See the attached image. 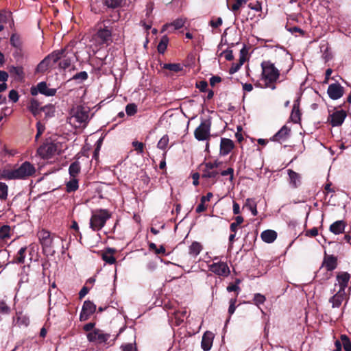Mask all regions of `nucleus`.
Returning a JSON list of instances; mask_svg holds the SVG:
<instances>
[{
  "label": "nucleus",
  "instance_id": "obj_1",
  "mask_svg": "<svg viewBox=\"0 0 351 351\" xmlns=\"http://www.w3.org/2000/svg\"><path fill=\"white\" fill-rule=\"evenodd\" d=\"M337 267V258L333 255L324 256L322 266L316 273V278L324 282L330 279L332 276V271Z\"/></svg>",
  "mask_w": 351,
  "mask_h": 351
},
{
  "label": "nucleus",
  "instance_id": "obj_2",
  "mask_svg": "<svg viewBox=\"0 0 351 351\" xmlns=\"http://www.w3.org/2000/svg\"><path fill=\"white\" fill-rule=\"evenodd\" d=\"M262 76L265 80V86L275 89L276 86L274 84L279 78L280 72L274 66V64L270 61H263L261 63Z\"/></svg>",
  "mask_w": 351,
  "mask_h": 351
},
{
  "label": "nucleus",
  "instance_id": "obj_3",
  "mask_svg": "<svg viewBox=\"0 0 351 351\" xmlns=\"http://www.w3.org/2000/svg\"><path fill=\"white\" fill-rule=\"evenodd\" d=\"M65 49L60 50H55L51 53L48 54L36 68V73H43L47 71L54 64L58 62L60 60L64 57Z\"/></svg>",
  "mask_w": 351,
  "mask_h": 351
},
{
  "label": "nucleus",
  "instance_id": "obj_4",
  "mask_svg": "<svg viewBox=\"0 0 351 351\" xmlns=\"http://www.w3.org/2000/svg\"><path fill=\"white\" fill-rule=\"evenodd\" d=\"M111 217V213L107 209H98L93 211L90 219V228L93 231L100 230Z\"/></svg>",
  "mask_w": 351,
  "mask_h": 351
},
{
  "label": "nucleus",
  "instance_id": "obj_5",
  "mask_svg": "<svg viewBox=\"0 0 351 351\" xmlns=\"http://www.w3.org/2000/svg\"><path fill=\"white\" fill-rule=\"evenodd\" d=\"M107 23H110V21L108 20L106 21ZM112 28L106 24V21L104 23H99L97 25V31L95 34L96 40L98 41L99 44L104 45L106 44L108 45L112 43Z\"/></svg>",
  "mask_w": 351,
  "mask_h": 351
},
{
  "label": "nucleus",
  "instance_id": "obj_6",
  "mask_svg": "<svg viewBox=\"0 0 351 351\" xmlns=\"http://www.w3.org/2000/svg\"><path fill=\"white\" fill-rule=\"evenodd\" d=\"M38 237L44 254L54 256L56 251L52 250L53 238L51 237L50 232L43 229L38 232Z\"/></svg>",
  "mask_w": 351,
  "mask_h": 351
},
{
  "label": "nucleus",
  "instance_id": "obj_7",
  "mask_svg": "<svg viewBox=\"0 0 351 351\" xmlns=\"http://www.w3.org/2000/svg\"><path fill=\"white\" fill-rule=\"evenodd\" d=\"M211 120L204 119L194 131V136L199 141L208 140L210 137Z\"/></svg>",
  "mask_w": 351,
  "mask_h": 351
},
{
  "label": "nucleus",
  "instance_id": "obj_8",
  "mask_svg": "<svg viewBox=\"0 0 351 351\" xmlns=\"http://www.w3.org/2000/svg\"><path fill=\"white\" fill-rule=\"evenodd\" d=\"M16 169L19 180H25L33 176L36 173V168L29 162H23Z\"/></svg>",
  "mask_w": 351,
  "mask_h": 351
},
{
  "label": "nucleus",
  "instance_id": "obj_9",
  "mask_svg": "<svg viewBox=\"0 0 351 351\" xmlns=\"http://www.w3.org/2000/svg\"><path fill=\"white\" fill-rule=\"evenodd\" d=\"M86 337L87 339L90 342L101 344L106 343L110 338V335L108 333H104L103 330L97 328L87 333Z\"/></svg>",
  "mask_w": 351,
  "mask_h": 351
},
{
  "label": "nucleus",
  "instance_id": "obj_10",
  "mask_svg": "<svg viewBox=\"0 0 351 351\" xmlns=\"http://www.w3.org/2000/svg\"><path fill=\"white\" fill-rule=\"evenodd\" d=\"M200 168H202V173L201 177L204 180H209L210 181L211 184H214L219 177V171L215 170L214 169H209L208 167V165L206 162L202 163L200 165Z\"/></svg>",
  "mask_w": 351,
  "mask_h": 351
},
{
  "label": "nucleus",
  "instance_id": "obj_11",
  "mask_svg": "<svg viewBox=\"0 0 351 351\" xmlns=\"http://www.w3.org/2000/svg\"><path fill=\"white\" fill-rule=\"evenodd\" d=\"M56 145L53 143H49L40 145L37 152L40 157L47 159L51 158L56 154Z\"/></svg>",
  "mask_w": 351,
  "mask_h": 351
},
{
  "label": "nucleus",
  "instance_id": "obj_12",
  "mask_svg": "<svg viewBox=\"0 0 351 351\" xmlns=\"http://www.w3.org/2000/svg\"><path fill=\"white\" fill-rule=\"evenodd\" d=\"M51 109L52 105H45L40 106V103L36 99L32 98L27 105V109L33 116L36 118L40 114L42 111H45L47 109Z\"/></svg>",
  "mask_w": 351,
  "mask_h": 351
},
{
  "label": "nucleus",
  "instance_id": "obj_13",
  "mask_svg": "<svg viewBox=\"0 0 351 351\" xmlns=\"http://www.w3.org/2000/svg\"><path fill=\"white\" fill-rule=\"evenodd\" d=\"M96 311V305L90 300L84 301L80 315L81 322L86 321Z\"/></svg>",
  "mask_w": 351,
  "mask_h": 351
},
{
  "label": "nucleus",
  "instance_id": "obj_14",
  "mask_svg": "<svg viewBox=\"0 0 351 351\" xmlns=\"http://www.w3.org/2000/svg\"><path fill=\"white\" fill-rule=\"evenodd\" d=\"M346 116L345 110H337L328 116V121L332 127H338L342 125Z\"/></svg>",
  "mask_w": 351,
  "mask_h": 351
},
{
  "label": "nucleus",
  "instance_id": "obj_15",
  "mask_svg": "<svg viewBox=\"0 0 351 351\" xmlns=\"http://www.w3.org/2000/svg\"><path fill=\"white\" fill-rule=\"evenodd\" d=\"M327 93L332 100L341 98L344 94V88L338 82L331 84L328 86Z\"/></svg>",
  "mask_w": 351,
  "mask_h": 351
},
{
  "label": "nucleus",
  "instance_id": "obj_16",
  "mask_svg": "<svg viewBox=\"0 0 351 351\" xmlns=\"http://www.w3.org/2000/svg\"><path fill=\"white\" fill-rule=\"evenodd\" d=\"M210 270L218 276H228L230 271L225 262L214 263L209 266Z\"/></svg>",
  "mask_w": 351,
  "mask_h": 351
},
{
  "label": "nucleus",
  "instance_id": "obj_17",
  "mask_svg": "<svg viewBox=\"0 0 351 351\" xmlns=\"http://www.w3.org/2000/svg\"><path fill=\"white\" fill-rule=\"evenodd\" d=\"M234 148L233 141L227 138H221L220 142V155L226 156Z\"/></svg>",
  "mask_w": 351,
  "mask_h": 351
},
{
  "label": "nucleus",
  "instance_id": "obj_18",
  "mask_svg": "<svg viewBox=\"0 0 351 351\" xmlns=\"http://www.w3.org/2000/svg\"><path fill=\"white\" fill-rule=\"evenodd\" d=\"M214 334L210 331H206L202 339L201 347L204 351H209L213 346Z\"/></svg>",
  "mask_w": 351,
  "mask_h": 351
},
{
  "label": "nucleus",
  "instance_id": "obj_19",
  "mask_svg": "<svg viewBox=\"0 0 351 351\" xmlns=\"http://www.w3.org/2000/svg\"><path fill=\"white\" fill-rule=\"evenodd\" d=\"M291 130L286 125H284L281 129L276 133L275 135L271 138L273 141L282 142L285 141L290 136Z\"/></svg>",
  "mask_w": 351,
  "mask_h": 351
},
{
  "label": "nucleus",
  "instance_id": "obj_20",
  "mask_svg": "<svg viewBox=\"0 0 351 351\" xmlns=\"http://www.w3.org/2000/svg\"><path fill=\"white\" fill-rule=\"evenodd\" d=\"M74 117L78 123H84L88 119L89 112L82 106H77Z\"/></svg>",
  "mask_w": 351,
  "mask_h": 351
},
{
  "label": "nucleus",
  "instance_id": "obj_21",
  "mask_svg": "<svg viewBox=\"0 0 351 351\" xmlns=\"http://www.w3.org/2000/svg\"><path fill=\"white\" fill-rule=\"evenodd\" d=\"M287 173L289 178V184L293 188L295 189L300 186L302 183V177L300 174L292 169H288Z\"/></svg>",
  "mask_w": 351,
  "mask_h": 351
},
{
  "label": "nucleus",
  "instance_id": "obj_22",
  "mask_svg": "<svg viewBox=\"0 0 351 351\" xmlns=\"http://www.w3.org/2000/svg\"><path fill=\"white\" fill-rule=\"evenodd\" d=\"M117 252V250L114 248L107 247L104 252L101 254V258L106 263L112 265L116 263V258L113 256Z\"/></svg>",
  "mask_w": 351,
  "mask_h": 351
},
{
  "label": "nucleus",
  "instance_id": "obj_23",
  "mask_svg": "<svg viewBox=\"0 0 351 351\" xmlns=\"http://www.w3.org/2000/svg\"><path fill=\"white\" fill-rule=\"evenodd\" d=\"M350 275L348 272H339L337 275V280L340 285V290L344 292L345 289L348 287Z\"/></svg>",
  "mask_w": 351,
  "mask_h": 351
},
{
  "label": "nucleus",
  "instance_id": "obj_24",
  "mask_svg": "<svg viewBox=\"0 0 351 351\" xmlns=\"http://www.w3.org/2000/svg\"><path fill=\"white\" fill-rule=\"evenodd\" d=\"M346 225V221L343 220L336 221L330 226L329 230L335 234H339L344 232Z\"/></svg>",
  "mask_w": 351,
  "mask_h": 351
},
{
  "label": "nucleus",
  "instance_id": "obj_25",
  "mask_svg": "<svg viewBox=\"0 0 351 351\" xmlns=\"http://www.w3.org/2000/svg\"><path fill=\"white\" fill-rule=\"evenodd\" d=\"M37 85L40 93L45 96H54L56 93L57 90L56 88H48L46 82H39Z\"/></svg>",
  "mask_w": 351,
  "mask_h": 351
},
{
  "label": "nucleus",
  "instance_id": "obj_26",
  "mask_svg": "<svg viewBox=\"0 0 351 351\" xmlns=\"http://www.w3.org/2000/svg\"><path fill=\"white\" fill-rule=\"evenodd\" d=\"M301 114H302L300 110V104L298 100H296L294 102L290 119L294 123H298L301 120Z\"/></svg>",
  "mask_w": 351,
  "mask_h": 351
},
{
  "label": "nucleus",
  "instance_id": "obj_27",
  "mask_svg": "<svg viewBox=\"0 0 351 351\" xmlns=\"http://www.w3.org/2000/svg\"><path fill=\"white\" fill-rule=\"evenodd\" d=\"M344 298V292L339 290L336 294L330 298L329 302L332 303V308H339L341 305Z\"/></svg>",
  "mask_w": 351,
  "mask_h": 351
},
{
  "label": "nucleus",
  "instance_id": "obj_28",
  "mask_svg": "<svg viewBox=\"0 0 351 351\" xmlns=\"http://www.w3.org/2000/svg\"><path fill=\"white\" fill-rule=\"evenodd\" d=\"M261 237L263 241L267 243H271L276 239L277 233L274 230H267L261 233Z\"/></svg>",
  "mask_w": 351,
  "mask_h": 351
},
{
  "label": "nucleus",
  "instance_id": "obj_29",
  "mask_svg": "<svg viewBox=\"0 0 351 351\" xmlns=\"http://www.w3.org/2000/svg\"><path fill=\"white\" fill-rule=\"evenodd\" d=\"M185 23V20L182 18H178L174 20L173 22L170 23L165 24L162 27L161 32H163L167 29L169 27H173L174 29H179L182 28Z\"/></svg>",
  "mask_w": 351,
  "mask_h": 351
},
{
  "label": "nucleus",
  "instance_id": "obj_30",
  "mask_svg": "<svg viewBox=\"0 0 351 351\" xmlns=\"http://www.w3.org/2000/svg\"><path fill=\"white\" fill-rule=\"evenodd\" d=\"M203 246L202 244L197 241H193L191 245L189 246V253L193 257L195 258L202 250Z\"/></svg>",
  "mask_w": 351,
  "mask_h": 351
},
{
  "label": "nucleus",
  "instance_id": "obj_31",
  "mask_svg": "<svg viewBox=\"0 0 351 351\" xmlns=\"http://www.w3.org/2000/svg\"><path fill=\"white\" fill-rule=\"evenodd\" d=\"M88 78V75L86 71H81L74 75L71 78L67 80L66 83L69 84L72 81H76L77 84H81Z\"/></svg>",
  "mask_w": 351,
  "mask_h": 351
},
{
  "label": "nucleus",
  "instance_id": "obj_32",
  "mask_svg": "<svg viewBox=\"0 0 351 351\" xmlns=\"http://www.w3.org/2000/svg\"><path fill=\"white\" fill-rule=\"evenodd\" d=\"M26 250H27V247H21L18 251L16 256L14 258L12 263H16V264H23L25 263Z\"/></svg>",
  "mask_w": 351,
  "mask_h": 351
},
{
  "label": "nucleus",
  "instance_id": "obj_33",
  "mask_svg": "<svg viewBox=\"0 0 351 351\" xmlns=\"http://www.w3.org/2000/svg\"><path fill=\"white\" fill-rule=\"evenodd\" d=\"M1 177L5 180H19L16 169H4L1 173Z\"/></svg>",
  "mask_w": 351,
  "mask_h": 351
},
{
  "label": "nucleus",
  "instance_id": "obj_34",
  "mask_svg": "<svg viewBox=\"0 0 351 351\" xmlns=\"http://www.w3.org/2000/svg\"><path fill=\"white\" fill-rule=\"evenodd\" d=\"M126 0H104V4L109 8H118L123 6Z\"/></svg>",
  "mask_w": 351,
  "mask_h": 351
},
{
  "label": "nucleus",
  "instance_id": "obj_35",
  "mask_svg": "<svg viewBox=\"0 0 351 351\" xmlns=\"http://www.w3.org/2000/svg\"><path fill=\"white\" fill-rule=\"evenodd\" d=\"M10 43L14 48H20L23 47V42L21 36L16 33H14L11 35Z\"/></svg>",
  "mask_w": 351,
  "mask_h": 351
},
{
  "label": "nucleus",
  "instance_id": "obj_36",
  "mask_svg": "<svg viewBox=\"0 0 351 351\" xmlns=\"http://www.w3.org/2000/svg\"><path fill=\"white\" fill-rule=\"evenodd\" d=\"M80 165L78 161H75L72 162L69 168V174L71 178H76V176L80 173Z\"/></svg>",
  "mask_w": 351,
  "mask_h": 351
},
{
  "label": "nucleus",
  "instance_id": "obj_37",
  "mask_svg": "<svg viewBox=\"0 0 351 351\" xmlns=\"http://www.w3.org/2000/svg\"><path fill=\"white\" fill-rule=\"evenodd\" d=\"M78 180L76 178H71L66 184V189L68 193L75 192L78 189Z\"/></svg>",
  "mask_w": 351,
  "mask_h": 351
},
{
  "label": "nucleus",
  "instance_id": "obj_38",
  "mask_svg": "<svg viewBox=\"0 0 351 351\" xmlns=\"http://www.w3.org/2000/svg\"><path fill=\"white\" fill-rule=\"evenodd\" d=\"M168 43H169V38L166 35L163 36L161 38L158 45V47H157V50L159 53L163 54L165 52L167 45H168Z\"/></svg>",
  "mask_w": 351,
  "mask_h": 351
},
{
  "label": "nucleus",
  "instance_id": "obj_39",
  "mask_svg": "<svg viewBox=\"0 0 351 351\" xmlns=\"http://www.w3.org/2000/svg\"><path fill=\"white\" fill-rule=\"evenodd\" d=\"M162 68L164 69H167L171 71H173L176 73H178L179 71H181L182 70V66L179 63H167L164 64Z\"/></svg>",
  "mask_w": 351,
  "mask_h": 351
},
{
  "label": "nucleus",
  "instance_id": "obj_40",
  "mask_svg": "<svg viewBox=\"0 0 351 351\" xmlns=\"http://www.w3.org/2000/svg\"><path fill=\"white\" fill-rule=\"evenodd\" d=\"M8 196V186L5 183L0 182V200L5 201Z\"/></svg>",
  "mask_w": 351,
  "mask_h": 351
},
{
  "label": "nucleus",
  "instance_id": "obj_41",
  "mask_svg": "<svg viewBox=\"0 0 351 351\" xmlns=\"http://www.w3.org/2000/svg\"><path fill=\"white\" fill-rule=\"evenodd\" d=\"M341 341L345 351H351V341L346 335H341Z\"/></svg>",
  "mask_w": 351,
  "mask_h": 351
},
{
  "label": "nucleus",
  "instance_id": "obj_42",
  "mask_svg": "<svg viewBox=\"0 0 351 351\" xmlns=\"http://www.w3.org/2000/svg\"><path fill=\"white\" fill-rule=\"evenodd\" d=\"M9 72L12 75H15L21 77L24 76L23 68L22 66H12L9 68Z\"/></svg>",
  "mask_w": 351,
  "mask_h": 351
},
{
  "label": "nucleus",
  "instance_id": "obj_43",
  "mask_svg": "<svg viewBox=\"0 0 351 351\" xmlns=\"http://www.w3.org/2000/svg\"><path fill=\"white\" fill-rule=\"evenodd\" d=\"M169 138L168 135H164L158 142L157 147L160 149L165 150L169 143Z\"/></svg>",
  "mask_w": 351,
  "mask_h": 351
},
{
  "label": "nucleus",
  "instance_id": "obj_44",
  "mask_svg": "<svg viewBox=\"0 0 351 351\" xmlns=\"http://www.w3.org/2000/svg\"><path fill=\"white\" fill-rule=\"evenodd\" d=\"M248 0H235V2L234 4H232L231 7V10L234 12V14L237 15V12L239 10V9L247 2Z\"/></svg>",
  "mask_w": 351,
  "mask_h": 351
},
{
  "label": "nucleus",
  "instance_id": "obj_45",
  "mask_svg": "<svg viewBox=\"0 0 351 351\" xmlns=\"http://www.w3.org/2000/svg\"><path fill=\"white\" fill-rule=\"evenodd\" d=\"M10 227L8 225H3L0 228V239H5L10 237Z\"/></svg>",
  "mask_w": 351,
  "mask_h": 351
},
{
  "label": "nucleus",
  "instance_id": "obj_46",
  "mask_svg": "<svg viewBox=\"0 0 351 351\" xmlns=\"http://www.w3.org/2000/svg\"><path fill=\"white\" fill-rule=\"evenodd\" d=\"M132 145L137 154H142L144 152L145 144L143 143L134 141L132 143Z\"/></svg>",
  "mask_w": 351,
  "mask_h": 351
},
{
  "label": "nucleus",
  "instance_id": "obj_47",
  "mask_svg": "<svg viewBox=\"0 0 351 351\" xmlns=\"http://www.w3.org/2000/svg\"><path fill=\"white\" fill-rule=\"evenodd\" d=\"M125 112L128 116H133L137 112V106L134 104H128L125 106Z\"/></svg>",
  "mask_w": 351,
  "mask_h": 351
},
{
  "label": "nucleus",
  "instance_id": "obj_48",
  "mask_svg": "<svg viewBox=\"0 0 351 351\" xmlns=\"http://www.w3.org/2000/svg\"><path fill=\"white\" fill-rule=\"evenodd\" d=\"M64 59L60 61L58 64L59 68L62 69H66L69 68L71 66V60L70 58H66V56L64 55V57H63Z\"/></svg>",
  "mask_w": 351,
  "mask_h": 351
},
{
  "label": "nucleus",
  "instance_id": "obj_49",
  "mask_svg": "<svg viewBox=\"0 0 351 351\" xmlns=\"http://www.w3.org/2000/svg\"><path fill=\"white\" fill-rule=\"evenodd\" d=\"M265 300H266L265 297L261 293H256L254 295V302L256 306L263 304L265 302Z\"/></svg>",
  "mask_w": 351,
  "mask_h": 351
},
{
  "label": "nucleus",
  "instance_id": "obj_50",
  "mask_svg": "<svg viewBox=\"0 0 351 351\" xmlns=\"http://www.w3.org/2000/svg\"><path fill=\"white\" fill-rule=\"evenodd\" d=\"M220 174L222 176H229V180L232 182L234 180V169L232 167L228 168L226 170L221 171Z\"/></svg>",
  "mask_w": 351,
  "mask_h": 351
},
{
  "label": "nucleus",
  "instance_id": "obj_51",
  "mask_svg": "<svg viewBox=\"0 0 351 351\" xmlns=\"http://www.w3.org/2000/svg\"><path fill=\"white\" fill-rule=\"evenodd\" d=\"M36 129H37V133L36 134L35 138L36 140H38V138L43 134V133L45 132V127L43 124L40 123V121H38L36 123Z\"/></svg>",
  "mask_w": 351,
  "mask_h": 351
},
{
  "label": "nucleus",
  "instance_id": "obj_52",
  "mask_svg": "<svg viewBox=\"0 0 351 351\" xmlns=\"http://www.w3.org/2000/svg\"><path fill=\"white\" fill-rule=\"evenodd\" d=\"M238 295V293L237 294ZM237 295H236V297L234 298H232L230 300V306H229V308H228V313L231 315H232L234 311H235V309H236V302H237Z\"/></svg>",
  "mask_w": 351,
  "mask_h": 351
},
{
  "label": "nucleus",
  "instance_id": "obj_53",
  "mask_svg": "<svg viewBox=\"0 0 351 351\" xmlns=\"http://www.w3.org/2000/svg\"><path fill=\"white\" fill-rule=\"evenodd\" d=\"M121 349L122 351H137L135 344L132 343L123 344L121 346Z\"/></svg>",
  "mask_w": 351,
  "mask_h": 351
},
{
  "label": "nucleus",
  "instance_id": "obj_54",
  "mask_svg": "<svg viewBox=\"0 0 351 351\" xmlns=\"http://www.w3.org/2000/svg\"><path fill=\"white\" fill-rule=\"evenodd\" d=\"M8 97L13 102L16 103L19 100V95L18 92L16 90L12 89L10 91Z\"/></svg>",
  "mask_w": 351,
  "mask_h": 351
},
{
  "label": "nucleus",
  "instance_id": "obj_55",
  "mask_svg": "<svg viewBox=\"0 0 351 351\" xmlns=\"http://www.w3.org/2000/svg\"><path fill=\"white\" fill-rule=\"evenodd\" d=\"M17 320H18V322L21 325H23L25 326H27L29 324V319L25 315L19 316L18 318H17Z\"/></svg>",
  "mask_w": 351,
  "mask_h": 351
},
{
  "label": "nucleus",
  "instance_id": "obj_56",
  "mask_svg": "<svg viewBox=\"0 0 351 351\" xmlns=\"http://www.w3.org/2000/svg\"><path fill=\"white\" fill-rule=\"evenodd\" d=\"M196 87L201 92H206L207 90L208 83L205 80L200 81L199 83L196 84Z\"/></svg>",
  "mask_w": 351,
  "mask_h": 351
},
{
  "label": "nucleus",
  "instance_id": "obj_57",
  "mask_svg": "<svg viewBox=\"0 0 351 351\" xmlns=\"http://www.w3.org/2000/svg\"><path fill=\"white\" fill-rule=\"evenodd\" d=\"M13 56L17 60H19V58H23L24 56L23 47L20 48H15V51L14 52Z\"/></svg>",
  "mask_w": 351,
  "mask_h": 351
},
{
  "label": "nucleus",
  "instance_id": "obj_58",
  "mask_svg": "<svg viewBox=\"0 0 351 351\" xmlns=\"http://www.w3.org/2000/svg\"><path fill=\"white\" fill-rule=\"evenodd\" d=\"M248 7L253 10H255L256 12H261L262 10V6L261 3L259 1H256V3H249Z\"/></svg>",
  "mask_w": 351,
  "mask_h": 351
},
{
  "label": "nucleus",
  "instance_id": "obj_59",
  "mask_svg": "<svg viewBox=\"0 0 351 351\" xmlns=\"http://www.w3.org/2000/svg\"><path fill=\"white\" fill-rule=\"evenodd\" d=\"M208 165V167L209 169H217L219 168L221 165L222 164L221 161H219L218 160H215L214 162H206Z\"/></svg>",
  "mask_w": 351,
  "mask_h": 351
},
{
  "label": "nucleus",
  "instance_id": "obj_60",
  "mask_svg": "<svg viewBox=\"0 0 351 351\" xmlns=\"http://www.w3.org/2000/svg\"><path fill=\"white\" fill-rule=\"evenodd\" d=\"M247 54V51L245 49V47H243L240 51V58H239V64L242 66L243 63L245 62V56Z\"/></svg>",
  "mask_w": 351,
  "mask_h": 351
},
{
  "label": "nucleus",
  "instance_id": "obj_61",
  "mask_svg": "<svg viewBox=\"0 0 351 351\" xmlns=\"http://www.w3.org/2000/svg\"><path fill=\"white\" fill-rule=\"evenodd\" d=\"M95 322H89L83 326V330L88 333L90 332H92L94 329H96L95 328Z\"/></svg>",
  "mask_w": 351,
  "mask_h": 351
},
{
  "label": "nucleus",
  "instance_id": "obj_62",
  "mask_svg": "<svg viewBox=\"0 0 351 351\" xmlns=\"http://www.w3.org/2000/svg\"><path fill=\"white\" fill-rule=\"evenodd\" d=\"M249 202H250V199H247L245 206L249 207V209L251 210L253 216H256L257 213H258L257 210H256V206L255 204L252 205V204H250Z\"/></svg>",
  "mask_w": 351,
  "mask_h": 351
},
{
  "label": "nucleus",
  "instance_id": "obj_63",
  "mask_svg": "<svg viewBox=\"0 0 351 351\" xmlns=\"http://www.w3.org/2000/svg\"><path fill=\"white\" fill-rule=\"evenodd\" d=\"M222 24V19L221 18L219 17L215 21L211 20L210 21V25L213 28H217L218 27L221 26Z\"/></svg>",
  "mask_w": 351,
  "mask_h": 351
},
{
  "label": "nucleus",
  "instance_id": "obj_64",
  "mask_svg": "<svg viewBox=\"0 0 351 351\" xmlns=\"http://www.w3.org/2000/svg\"><path fill=\"white\" fill-rule=\"evenodd\" d=\"M226 60L232 61L234 59V56L232 50H226L222 52Z\"/></svg>",
  "mask_w": 351,
  "mask_h": 351
}]
</instances>
